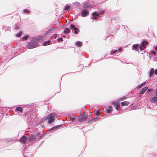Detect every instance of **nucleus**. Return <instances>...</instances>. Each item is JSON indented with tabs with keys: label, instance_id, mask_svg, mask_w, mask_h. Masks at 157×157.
<instances>
[{
	"label": "nucleus",
	"instance_id": "obj_1",
	"mask_svg": "<svg viewBox=\"0 0 157 157\" xmlns=\"http://www.w3.org/2000/svg\"><path fill=\"white\" fill-rule=\"evenodd\" d=\"M57 115L55 113H50L46 116L47 120H48V123L51 124L53 123L55 117H57Z\"/></svg>",
	"mask_w": 157,
	"mask_h": 157
},
{
	"label": "nucleus",
	"instance_id": "obj_2",
	"mask_svg": "<svg viewBox=\"0 0 157 157\" xmlns=\"http://www.w3.org/2000/svg\"><path fill=\"white\" fill-rule=\"evenodd\" d=\"M38 44L36 42L33 38L28 42L26 45V47L28 49H31L36 48L38 46Z\"/></svg>",
	"mask_w": 157,
	"mask_h": 157
},
{
	"label": "nucleus",
	"instance_id": "obj_3",
	"mask_svg": "<svg viewBox=\"0 0 157 157\" xmlns=\"http://www.w3.org/2000/svg\"><path fill=\"white\" fill-rule=\"evenodd\" d=\"M70 28L72 30L73 33L74 34H77L80 32L79 28H77L74 23H71L70 24Z\"/></svg>",
	"mask_w": 157,
	"mask_h": 157
},
{
	"label": "nucleus",
	"instance_id": "obj_4",
	"mask_svg": "<svg viewBox=\"0 0 157 157\" xmlns=\"http://www.w3.org/2000/svg\"><path fill=\"white\" fill-rule=\"evenodd\" d=\"M88 117V113L85 112L84 114L83 115L80 113V115L78 117V121L79 122H81L82 121H86Z\"/></svg>",
	"mask_w": 157,
	"mask_h": 157
},
{
	"label": "nucleus",
	"instance_id": "obj_5",
	"mask_svg": "<svg viewBox=\"0 0 157 157\" xmlns=\"http://www.w3.org/2000/svg\"><path fill=\"white\" fill-rule=\"evenodd\" d=\"M24 118L25 120L29 121V122L31 123L33 122V117L31 116L29 110L24 113Z\"/></svg>",
	"mask_w": 157,
	"mask_h": 157
},
{
	"label": "nucleus",
	"instance_id": "obj_6",
	"mask_svg": "<svg viewBox=\"0 0 157 157\" xmlns=\"http://www.w3.org/2000/svg\"><path fill=\"white\" fill-rule=\"evenodd\" d=\"M148 44V42L147 40H143L141 42V44H139V49L142 51L146 47V45Z\"/></svg>",
	"mask_w": 157,
	"mask_h": 157
},
{
	"label": "nucleus",
	"instance_id": "obj_7",
	"mask_svg": "<svg viewBox=\"0 0 157 157\" xmlns=\"http://www.w3.org/2000/svg\"><path fill=\"white\" fill-rule=\"evenodd\" d=\"M89 12L88 10L82 9L81 10L80 16L83 17H86L89 15Z\"/></svg>",
	"mask_w": 157,
	"mask_h": 157
},
{
	"label": "nucleus",
	"instance_id": "obj_8",
	"mask_svg": "<svg viewBox=\"0 0 157 157\" xmlns=\"http://www.w3.org/2000/svg\"><path fill=\"white\" fill-rule=\"evenodd\" d=\"M120 21V19L119 17L118 16H116L111 18V22L113 25H114V24L119 22Z\"/></svg>",
	"mask_w": 157,
	"mask_h": 157
},
{
	"label": "nucleus",
	"instance_id": "obj_9",
	"mask_svg": "<svg viewBox=\"0 0 157 157\" xmlns=\"http://www.w3.org/2000/svg\"><path fill=\"white\" fill-rule=\"evenodd\" d=\"M36 109H29V111L31 114V116L33 117V120H34L37 117L36 115Z\"/></svg>",
	"mask_w": 157,
	"mask_h": 157
},
{
	"label": "nucleus",
	"instance_id": "obj_10",
	"mask_svg": "<svg viewBox=\"0 0 157 157\" xmlns=\"http://www.w3.org/2000/svg\"><path fill=\"white\" fill-rule=\"evenodd\" d=\"M100 117H96L93 118L89 120L86 121V122L88 124H90L93 122L97 121L98 120H100Z\"/></svg>",
	"mask_w": 157,
	"mask_h": 157
},
{
	"label": "nucleus",
	"instance_id": "obj_11",
	"mask_svg": "<svg viewBox=\"0 0 157 157\" xmlns=\"http://www.w3.org/2000/svg\"><path fill=\"white\" fill-rule=\"evenodd\" d=\"M36 139V136L35 135L31 134L29 137L28 138L27 141L28 142L33 141Z\"/></svg>",
	"mask_w": 157,
	"mask_h": 157
},
{
	"label": "nucleus",
	"instance_id": "obj_12",
	"mask_svg": "<svg viewBox=\"0 0 157 157\" xmlns=\"http://www.w3.org/2000/svg\"><path fill=\"white\" fill-rule=\"evenodd\" d=\"M28 138L25 135H23L19 139V141L22 144H25Z\"/></svg>",
	"mask_w": 157,
	"mask_h": 157
},
{
	"label": "nucleus",
	"instance_id": "obj_13",
	"mask_svg": "<svg viewBox=\"0 0 157 157\" xmlns=\"http://www.w3.org/2000/svg\"><path fill=\"white\" fill-rule=\"evenodd\" d=\"M97 9L99 10L97 11L99 15H102L104 14L105 13V10L104 9H102L101 6H99Z\"/></svg>",
	"mask_w": 157,
	"mask_h": 157
},
{
	"label": "nucleus",
	"instance_id": "obj_14",
	"mask_svg": "<svg viewBox=\"0 0 157 157\" xmlns=\"http://www.w3.org/2000/svg\"><path fill=\"white\" fill-rule=\"evenodd\" d=\"M92 17H91V18L97 19L99 17V15L97 11H95L92 14Z\"/></svg>",
	"mask_w": 157,
	"mask_h": 157
},
{
	"label": "nucleus",
	"instance_id": "obj_15",
	"mask_svg": "<svg viewBox=\"0 0 157 157\" xmlns=\"http://www.w3.org/2000/svg\"><path fill=\"white\" fill-rule=\"evenodd\" d=\"M44 133L41 134V132H37L35 133V135L37 136L39 139H41L44 136Z\"/></svg>",
	"mask_w": 157,
	"mask_h": 157
},
{
	"label": "nucleus",
	"instance_id": "obj_16",
	"mask_svg": "<svg viewBox=\"0 0 157 157\" xmlns=\"http://www.w3.org/2000/svg\"><path fill=\"white\" fill-rule=\"evenodd\" d=\"M44 37L42 36H38L36 37H34L33 38L34 40L36 41V42L38 44V41H42Z\"/></svg>",
	"mask_w": 157,
	"mask_h": 157
},
{
	"label": "nucleus",
	"instance_id": "obj_17",
	"mask_svg": "<svg viewBox=\"0 0 157 157\" xmlns=\"http://www.w3.org/2000/svg\"><path fill=\"white\" fill-rule=\"evenodd\" d=\"M150 102L152 103H157V96H154L150 100Z\"/></svg>",
	"mask_w": 157,
	"mask_h": 157
},
{
	"label": "nucleus",
	"instance_id": "obj_18",
	"mask_svg": "<svg viewBox=\"0 0 157 157\" xmlns=\"http://www.w3.org/2000/svg\"><path fill=\"white\" fill-rule=\"evenodd\" d=\"M139 44H134L132 46V49L133 50H134L136 51H138L139 50Z\"/></svg>",
	"mask_w": 157,
	"mask_h": 157
},
{
	"label": "nucleus",
	"instance_id": "obj_19",
	"mask_svg": "<svg viewBox=\"0 0 157 157\" xmlns=\"http://www.w3.org/2000/svg\"><path fill=\"white\" fill-rule=\"evenodd\" d=\"M42 44L43 46H46L47 45H49L52 44L51 41L49 40H46L42 43Z\"/></svg>",
	"mask_w": 157,
	"mask_h": 157
},
{
	"label": "nucleus",
	"instance_id": "obj_20",
	"mask_svg": "<svg viewBox=\"0 0 157 157\" xmlns=\"http://www.w3.org/2000/svg\"><path fill=\"white\" fill-rule=\"evenodd\" d=\"M9 109V107H0V110L3 112H6L8 111Z\"/></svg>",
	"mask_w": 157,
	"mask_h": 157
},
{
	"label": "nucleus",
	"instance_id": "obj_21",
	"mask_svg": "<svg viewBox=\"0 0 157 157\" xmlns=\"http://www.w3.org/2000/svg\"><path fill=\"white\" fill-rule=\"evenodd\" d=\"M148 89V86H145L142 88L140 92V94H143L146 92Z\"/></svg>",
	"mask_w": 157,
	"mask_h": 157
},
{
	"label": "nucleus",
	"instance_id": "obj_22",
	"mask_svg": "<svg viewBox=\"0 0 157 157\" xmlns=\"http://www.w3.org/2000/svg\"><path fill=\"white\" fill-rule=\"evenodd\" d=\"M23 109L21 106L17 107L15 109L16 112H19L20 113H23Z\"/></svg>",
	"mask_w": 157,
	"mask_h": 157
},
{
	"label": "nucleus",
	"instance_id": "obj_23",
	"mask_svg": "<svg viewBox=\"0 0 157 157\" xmlns=\"http://www.w3.org/2000/svg\"><path fill=\"white\" fill-rule=\"evenodd\" d=\"M154 73V69L153 68H152L151 69V70L148 72L149 75L150 77L153 76V75Z\"/></svg>",
	"mask_w": 157,
	"mask_h": 157
},
{
	"label": "nucleus",
	"instance_id": "obj_24",
	"mask_svg": "<svg viewBox=\"0 0 157 157\" xmlns=\"http://www.w3.org/2000/svg\"><path fill=\"white\" fill-rule=\"evenodd\" d=\"M115 109L117 110H120V109L121 108L120 104L118 101L117 104L114 106Z\"/></svg>",
	"mask_w": 157,
	"mask_h": 157
},
{
	"label": "nucleus",
	"instance_id": "obj_25",
	"mask_svg": "<svg viewBox=\"0 0 157 157\" xmlns=\"http://www.w3.org/2000/svg\"><path fill=\"white\" fill-rule=\"evenodd\" d=\"M83 6L84 8L85 7L91 8H92V6L90 5L88 2H86L83 4Z\"/></svg>",
	"mask_w": 157,
	"mask_h": 157
},
{
	"label": "nucleus",
	"instance_id": "obj_26",
	"mask_svg": "<svg viewBox=\"0 0 157 157\" xmlns=\"http://www.w3.org/2000/svg\"><path fill=\"white\" fill-rule=\"evenodd\" d=\"M106 113H110L113 111L112 107L111 106L109 105L108 106V108L106 109Z\"/></svg>",
	"mask_w": 157,
	"mask_h": 157
},
{
	"label": "nucleus",
	"instance_id": "obj_27",
	"mask_svg": "<svg viewBox=\"0 0 157 157\" xmlns=\"http://www.w3.org/2000/svg\"><path fill=\"white\" fill-rule=\"evenodd\" d=\"M47 120L46 117H43L41 118L40 120L38 122V124H41L43 123L44 122Z\"/></svg>",
	"mask_w": 157,
	"mask_h": 157
},
{
	"label": "nucleus",
	"instance_id": "obj_28",
	"mask_svg": "<svg viewBox=\"0 0 157 157\" xmlns=\"http://www.w3.org/2000/svg\"><path fill=\"white\" fill-rule=\"evenodd\" d=\"M57 35L59 36V34H58L57 33L54 34L50 37V40H52L56 39L57 37Z\"/></svg>",
	"mask_w": 157,
	"mask_h": 157
},
{
	"label": "nucleus",
	"instance_id": "obj_29",
	"mask_svg": "<svg viewBox=\"0 0 157 157\" xmlns=\"http://www.w3.org/2000/svg\"><path fill=\"white\" fill-rule=\"evenodd\" d=\"M117 54V50L116 49L114 51L111 50L110 52V54L111 55H115Z\"/></svg>",
	"mask_w": 157,
	"mask_h": 157
},
{
	"label": "nucleus",
	"instance_id": "obj_30",
	"mask_svg": "<svg viewBox=\"0 0 157 157\" xmlns=\"http://www.w3.org/2000/svg\"><path fill=\"white\" fill-rule=\"evenodd\" d=\"M121 104L122 106H127L129 104V102L128 101H124L121 102Z\"/></svg>",
	"mask_w": 157,
	"mask_h": 157
},
{
	"label": "nucleus",
	"instance_id": "obj_31",
	"mask_svg": "<svg viewBox=\"0 0 157 157\" xmlns=\"http://www.w3.org/2000/svg\"><path fill=\"white\" fill-rule=\"evenodd\" d=\"M70 30L68 28H65L63 33L64 34H67L70 33Z\"/></svg>",
	"mask_w": 157,
	"mask_h": 157
},
{
	"label": "nucleus",
	"instance_id": "obj_32",
	"mask_svg": "<svg viewBox=\"0 0 157 157\" xmlns=\"http://www.w3.org/2000/svg\"><path fill=\"white\" fill-rule=\"evenodd\" d=\"M75 44L76 46L80 47L82 46V43L81 41H78L75 43Z\"/></svg>",
	"mask_w": 157,
	"mask_h": 157
},
{
	"label": "nucleus",
	"instance_id": "obj_33",
	"mask_svg": "<svg viewBox=\"0 0 157 157\" xmlns=\"http://www.w3.org/2000/svg\"><path fill=\"white\" fill-rule=\"evenodd\" d=\"M73 5L76 7H78L80 6V3L78 2H75L72 3Z\"/></svg>",
	"mask_w": 157,
	"mask_h": 157
},
{
	"label": "nucleus",
	"instance_id": "obj_34",
	"mask_svg": "<svg viewBox=\"0 0 157 157\" xmlns=\"http://www.w3.org/2000/svg\"><path fill=\"white\" fill-rule=\"evenodd\" d=\"M127 98H128V96L126 95L118 99V101L119 102V101H121L123 100H125Z\"/></svg>",
	"mask_w": 157,
	"mask_h": 157
},
{
	"label": "nucleus",
	"instance_id": "obj_35",
	"mask_svg": "<svg viewBox=\"0 0 157 157\" xmlns=\"http://www.w3.org/2000/svg\"><path fill=\"white\" fill-rule=\"evenodd\" d=\"M100 112H101V110L100 109H99L98 110L96 111L94 113L95 116H98V117L100 116Z\"/></svg>",
	"mask_w": 157,
	"mask_h": 157
},
{
	"label": "nucleus",
	"instance_id": "obj_36",
	"mask_svg": "<svg viewBox=\"0 0 157 157\" xmlns=\"http://www.w3.org/2000/svg\"><path fill=\"white\" fill-rule=\"evenodd\" d=\"M71 8V6L69 5H66L63 8L64 10L67 11L70 9Z\"/></svg>",
	"mask_w": 157,
	"mask_h": 157
},
{
	"label": "nucleus",
	"instance_id": "obj_37",
	"mask_svg": "<svg viewBox=\"0 0 157 157\" xmlns=\"http://www.w3.org/2000/svg\"><path fill=\"white\" fill-rule=\"evenodd\" d=\"M56 28L52 27L51 28L48 30V32L49 33L52 32H54V31L56 30Z\"/></svg>",
	"mask_w": 157,
	"mask_h": 157
},
{
	"label": "nucleus",
	"instance_id": "obj_38",
	"mask_svg": "<svg viewBox=\"0 0 157 157\" xmlns=\"http://www.w3.org/2000/svg\"><path fill=\"white\" fill-rule=\"evenodd\" d=\"M29 36L28 35H26L24 36L21 38L23 41H25L29 37Z\"/></svg>",
	"mask_w": 157,
	"mask_h": 157
},
{
	"label": "nucleus",
	"instance_id": "obj_39",
	"mask_svg": "<svg viewBox=\"0 0 157 157\" xmlns=\"http://www.w3.org/2000/svg\"><path fill=\"white\" fill-rule=\"evenodd\" d=\"M14 140L13 139L9 140H7L6 142V143H10V144H12L13 143Z\"/></svg>",
	"mask_w": 157,
	"mask_h": 157
},
{
	"label": "nucleus",
	"instance_id": "obj_40",
	"mask_svg": "<svg viewBox=\"0 0 157 157\" xmlns=\"http://www.w3.org/2000/svg\"><path fill=\"white\" fill-rule=\"evenodd\" d=\"M23 12L25 13L29 14L30 11L29 10L25 9L23 10Z\"/></svg>",
	"mask_w": 157,
	"mask_h": 157
},
{
	"label": "nucleus",
	"instance_id": "obj_41",
	"mask_svg": "<svg viewBox=\"0 0 157 157\" xmlns=\"http://www.w3.org/2000/svg\"><path fill=\"white\" fill-rule=\"evenodd\" d=\"M145 84V82H144L141 84L140 85H139L136 87L137 89L140 88L142 87Z\"/></svg>",
	"mask_w": 157,
	"mask_h": 157
},
{
	"label": "nucleus",
	"instance_id": "obj_42",
	"mask_svg": "<svg viewBox=\"0 0 157 157\" xmlns=\"http://www.w3.org/2000/svg\"><path fill=\"white\" fill-rule=\"evenodd\" d=\"M58 129L57 128H56V126H55L52 128H49L48 130V131H50L52 130H56Z\"/></svg>",
	"mask_w": 157,
	"mask_h": 157
},
{
	"label": "nucleus",
	"instance_id": "obj_43",
	"mask_svg": "<svg viewBox=\"0 0 157 157\" xmlns=\"http://www.w3.org/2000/svg\"><path fill=\"white\" fill-rule=\"evenodd\" d=\"M22 32L21 31H20L19 32L16 34V36L17 37H20L21 34H22Z\"/></svg>",
	"mask_w": 157,
	"mask_h": 157
},
{
	"label": "nucleus",
	"instance_id": "obj_44",
	"mask_svg": "<svg viewBox=\"0 0 157 157\" xmlns=\"http://www.w3.org/2000/svg\"><path fill=\"white\" fill-rule=\"evenodd\" d=\"M57 40L58 42H62L63 41V38L61 37H59L57 38Z\"/></svg>",
	"mask_w": 157,
	"mask_h": 157
},
{
	"label": "nucleus",
	"instance_id": "obj_45",
	"mask_svg": "<svg viewBox=\"0 0 157 157\" xmlns=\"http://www.w3.org/2000/svg\"><path fill=\"white\" fill-rule=\"evenodd\" d=\"M63 126H64V124H61L60 125H56V128H57V129H58L62 127Z\"/></svg>",
	"mask_w": 157,
	"mask_h": 157
},
{
	"label": "nucleus",
	"instance_id": "obj_46",
	"mask_svg": "<svg viewBox=\"0 0 157 157\" xmlns=\"http://www.w3.org/2000/svg\"><path fill=\"white\" fill-rule=\"evenodd\" d=\"M118 101H112L111 103V104L112 105H114L115 106L117 104V102H118Z\"/></svg>",
	"mask_w": 157,
	"mask_h": 157
},
{
	"label": "nucleus",
	"instance_id": "obj_47",
	"mask_svg": "<svg viewBox=\"0 0 157 157\" xmlns=\"http://www.w3.org/2000/svg\"><path fill=\"white\" fill-rule=\"evenodd\" d=\"M147 90V93H149V92H152V88H148V89Z\"/></svg>",
	"mask_w": 157,
	"mask_h": 157
},
{
	"label": "nucleus",
	"instance_id": "obj_48",
	"mask_svg": "<svg viewBox=\"0 0 157 157\" xmlns=\"http://www.w3.org/2000/svg\"><path fill=\"white\" fill-rule=\"evenodd\" d=\"M76 119V118L75 117H72L71 118V121H75Z\"/></svg>",
	"mask_w": 157,
	"mask_h": 157
},
{
	"label": "nucleus",
	"instance_id": "obj_49",
	"mask_svg": "<svg viewBox=\"0 0 157 157\" xmlns=\"http://www.w3.org/2000/svg\"><path fill=\"white\" fill-rule=\"evenodd\" d=\"M89 120H90V119H91V118H92V117L91 116V113H90V115H89Z\"/></svg>",
	"mask_w": 157,
	"mask_h": 157
},
{
	"label": "nucleus",
	"instance_id": "obj_50",
	"mask_svg": "<svg viewBox=\"0 0 157 157\" xmlns=\"http://www.w3.org/2000/svg\"><path fill=\"white\" fill-rule=\"evenodd\" d=\"M122 50V48H121V47H119L118 49L117 52L118 51L121 52V51Z\"/></svg>",
	"mask_w": 157,
	"mask_h": 157
},
{
	"label": "nucleus",
	"instance_id": "obj_51",
	"mask_svg": "<svg viewBox=\"0 0 157 157\" xmlns=\"http://www.w3.org/2000/svg\"><path fill=\"white\" fill-rule=\"evenodd\" d=\"M154 73L155 75H157V69L154 70Z\"/></svg>",
	"mask_w": 157,
	"mask_h": 157
},
{
	"label": "nucleus",
	"instance_id": "obj_52",
	"mask_svg": "<svg viewBox=\"0 0 157 157\" xmlns=\"http://www.w3.org/2000/svg\"><path fill=\"white\" fill-rule=\"evenodd\" d=\"M48 33V31H47V32H46V33L44 34V35L45 36H46L47 35H48V33Z\"/></svg>",
	"mask_w": 157,
	"mask_h": 157
},
{
	"label": "nucleus",
	"instance_id": "obj_53",
	"mask_svg": "<svg viewBox=\"0 0 157 157\" xmlns=\"http://www.w3.org/2000/svg\"><path fill=\"white\" fill-rule=\"evenodd\" d=\"M10 110L8 111H7V112L6 113V116H8V115H9V114H10Z\"/></svg>",
	"mask_w": 157,
	"mask_h": 157
},
{
	"label": "nucleus",
	"instance_id": "obj_54",
	"mask_svg": "<svg viewBox=\"0 0 157 157\" xmlns=\"http://www.w3.org/2000/svg\"><path fill=\"white\" fill-rule=\"evenodd\" d=\"M113 36V35H109V34L107 36L106 39L108 38L109 37H111H111Z\"/></svg>",
	"mask_w": 157,
	"mask_h": 157
},
{
	"label": "nucleus",
	"instance_id": "obj_55",
	"mask_svg": "<svg viewBox=\"0 0 157 157\" xmlns=\"http://www.w3.org/2000/svg\"><path fill=\"white\" fill-rule=\"evenodd\" d=\"M15 29L17 30H18L19 29V27L18 26H16L15 27Z\"/></svg>",
	"mask_w": 157,
	"mask_h": 157
},
{
	"label": "nucleus",
	"instance_id": "obj_56",
	"mask_svg": "<svg viewBox=\"0 0 157 157\" xmlns=\"http://www.w3.org/2000/svg\"><path fill=\"white\" fill-rule=\"evenodd\" d=\"M151 157H157V156L156 155H155L154 154H151Z\"/></svg>",
	"mask_w": 157,
	"mask_h": 157
},
{
	"label": "nucleus",
	"instance_id": "obj_57",
	"mask_svg": "<svg viewBox=\"0 0 157 157\" xmlns=\"http://www.w3.org/2000/svg\"><path fill=\"white\" fill-rule=\"evenodd\" d=\"M152 53L153 54V55H155L156 54V52H155V51H153L152 52Z\"/></svg>",
	"mask_w": 157,
	"mask_h": 157
},
{
	"label": "nucleus",
	"instance_id": "obj_58",
	"mask_svg": "<svg viewBox=\"0 0 157 157\" xmlns=\"http://www.w3.org/2000/svg\"><path fill=\"white\" fill-rule=\"evenodd\" d=\"M155 95L156 96H157V89L156 90H155Z\"/></svg>",
	"mask_w": 157,
	"mask_h": 157
},
{
	"label": "nucleus",
	"instance_id": "obj_59",
	"mask_svg": "<svg viewBox=\"0 0 157 157\" xmlns=\"http://www.w3.org/2000/svg\"><path fill=\"white\" fill-rule=\"evenodd\" d=\"M41 126V127L43 128H45L44 126V125H42Z\"/></svg>",
	"mask_w": 157,
	"mask_h": 157
},
{
	"label": "nucleus",
	"instance_id": "obj_60",
	"mask_svg": "<svg viewBox=\"0 0 157 157\" xmlns=\"http://www.w3.org/2000/svg\"><path fill=\"white\" fill-rule=\"evenodd\" d=\"M155 51H157V46L155 48Z\"/></svg>",
	"mask_w": 157,
	"mask_h": 157
},
{
	"label": "nucleus",
	"instance_id": "obj_61",
	"mask_svg": "<svg viewBox=\"0 0 157 157\" xmlns=\"http://www.w3.org/2000/svg\"><path fill=\"white\" fill-rule=\"evenodd\" d=\"M62 37H64V38H65V37H66V35H63V36Z\"/></svg>",
	"mask_w": 157,
	"mask_h": 157
},
{
	"label": "nucleus",
	"instance_id": "obj_62",
	"mask_svg": "<svg viewBox=\"0 0 157 157\" xmlns=\"http://www.w3.org/2000/svg\"><path fill=\"white\" fill-rule=\"evenodd\" d=\"M26 107H29V106H30V105H26Z\"/></svg>",
	"mask_w": 157,
	"mask_h": 157
},
{
	"label": "nucleus",
	"instance_id": "obj_63",
	"mask_svg": "<svg viewBox=\"0 0 157 157\" xmlns=\"http://www.w3.org/2000/svg\"><path fill=\"white\" fill-rule=\"evenodd\" d=\"M148 108H149V109H151V107H150V106H149L148 107Z\"/></svg>",
	"mask_w": 157,
	"mask_h": 157
},
{
	"label": "nucleus",
	"instance_id": "obj_64",
	"mask_svg": "<svg viewBox=\"0 0 157 157\" xmlns=\"http://www.w3.org/2000/svg\"><path fill=\"white\" fill-rule=\"evenodd\" d=\"M93 19V21H92V22H93L94 21V20L95 19Z\"/></svg>",
	"mask_w": 157,
	"mask_h": 157
}]
</instances>
